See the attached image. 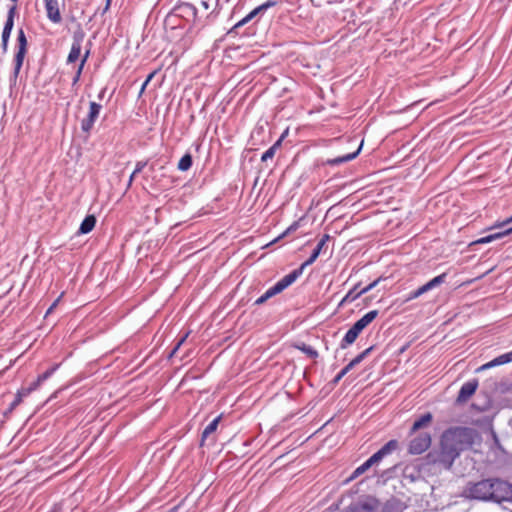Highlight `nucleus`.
<instances>
[{
  "label": "nucleus",
  "instance_id": "obj_1",
  "mask_svg": "<svg viewBox=\"0 0 512 512\" xmlns=\"http://www.w3.org/2000/svg\"><path fill=\"white\" fill-rule=\"evenodd\" d=\"M476 436V430L468 427H453L446 430L441 437L440 451L429 453V461L450 469L460 453L473 445Z\"/></svg>",
  "mask_w": 512,
  "mask_h": 512
},
{
  "label": "nucleus",
  "instance_id": "obj_2",
  "mask_svg": "<svg viewBox=\"0 0 512 512\" xmlns=\"http://www.w3.org/2000/svg\"><path fill=\"white\" fill-rule=\"evenodd\" d=\"M462 496L479 501L512 502V484L499 478L469 482L464 487Z\"/></svg>",
  "mask_w": 512,
  "mask_h": 512
},
{
  "label": "nucleus",
  "instance_id": "obj_3",
  "mask_svg": "<svg viewBox=\"0 0 512 512\" xmlns=\"http://www.w3.org/2000/svg\"><path fill=\"white\" fill-rule=\"evenodd\" d=\"M399 443L397 440L388 441L380 450L374 453L368 460H366L362 465L357 467L351 478H356L361 474L365 473L371 467L378 465L385 457L390 455L392 452L398 449Z\"/></svg>",
  "mask_w": 512,
  "mask_h": 512
},
{
  "label": "nucleus",
  "instance_id": "obj_4",
  "mask_svg": "<svg viewBox=\"0 0 512 512\" xmlns=\"http://www.w3.org/2000/svg\"><path fill=\"white\" fill-rule=\"evenodd\" d=\"M431 445V435L428 432H421L413 437L408 445V452L412 455H419L425 452Z\"/></svg>",
  "mask_w": 512,
  "mask_h": 512
},
{
  "label": "nucleus",
  "instance_id": "obj_5",
  "mask_svg": "<svg viewBox=\"0 0 512 512\" xmlns=\"http://www.w3.org/2000/svg\"><path fill=\"white\" fill-rule=\"evenodd\" d=\"M27 52V39L25 36V33L22 29L18 31V37H17V52L15 54L14 58V72L13 77L16 79L18 77V74L20 72V69L23 65L24 57Z\"/></svg>",
  "mask_w": 512,
  "mask_h": 512
},
{
  "label": "nucleus",
  "instance_id": "obj_6",
  "mask_svg": "<svg viewBox=\"0 0 512 512\" xmlns=\"http://www.w3.org/2000/svg\"><path fill=\"white\" fill-rule=\"evenodd\" d=\"M445 278H446V273H443L441 275L434 277L433 279L428 281L426 284L422 285L415 291L411 292L410 295L408 296L407 300H412V299L418 298L419 296L423 295L424 293L428 292L429 290L441 285L442 283H444Z\"/></svg>",
  "mask_w": 512,
  "mask_h": 512
},
{
  "label": "nucleus",
  "instance_id": "obj_7",
  "mask_svg": "<svg viewBox=\"0 0 512 512\" xmlns=\"http://www.w3.org/2000/svg\"><path fill=\"white\" fill-rule=\"evenodd\" d=\"M84 36L85 34L81 30L74 33L71 50L67 58V63H74L79 59Z\"/></svg>",
  "mask_w": 512,
  "mask_h": 512
},
{
  "label": "nucleus",
  "instance_id": "obj_8",
  "mask_svg": "<svg viewBox=\"0 0 512 512\" xmlns=\"http://www.w3.org/2000/svg\"><path fill=\"white\" fill-rule=\"evenodd\" d=\"M277 4V1L275 0H268L265 3L261 4L260 6L253 9L248 15H246L242 20L237 22L233 29H237L239 27H242L243 25L247 24L250 20H252L257 15L264 13L267 9L274 7Z\"/></svg>",
  "mask_w": 512,
  "mask_h": 512
},
{
  "label": "nucleus",
  "instance_id": "obj_9",
  "mask_svg": "<svg viewBox=\"0 0 512 512\" xmlns=\"http://www.w3.org/2000/svg\"><path fill=\"white\" fill-rule=\"evenodd\" d=\"M101 108L102 107L100 104H98L96 102H90V109H89L88 116L85 119H83L82 123H81V128L84 132H89L92 129L95 120L99 116Z\"/></svg>",
  "mask_w": 512,
  "mask_h": 512
},
{
  "label": "nucleus",
  "instance_id": "obj_10",
  "mask_svg": "<svg viewBox=\"0 0 512 512\" xmlns=\"http://www.w3.org/2000/svg\"><path fill=\"white\" fill-rule=\"evenodd\" d=\"M15 11H16V6L14 5L8 11L7 20H6V23H5L4 28H3V32H2V47H3V51L4 52L7 51L8 41H9V38H10L11 31L13 29Z\"/></svg>",
  "mask_w": 512,
  "mask_h": 512
},
{
  "label": "nucleus",
  "instance_id": "obj_11",
  "mask_svg": "<svg viewBox=\"0 0 512 512\" xmlns=\"http://www.w3.org/2000/svg\"><path fill=\"white\" fill-rule=\"evenodd\" d=\"M478 381L476 379L465 382L458 394L456 399L457 403H465L477 390Z\"/></svg>",
  "mask_w": 512,
  "mask_h": 512
},
{
  "label": "nucleus",
  "instance_id": "obj_12",
  "mask_svg": "<svg viewBox=\"0 0 512 512\" xmlns=\"http://www.w3.org/2000/svg\"><path fill=\"white\" fill-rule=\"evenodd\" d=\"M45 7L47 11V17L54 23L61 21V14L59 11L58 0H45Z\"/></svg>",
  "mask_w": 512,
  "mask_h": 512
},
{
  "label": "nucleus",
  "instance_id": "obj_13",
  "mask_svg": "<svg viewBox=\"0 0 512 512\" xmlns=\"http://www.w3.org/2000/svg\"><path fill=\"white\" fill-rule=\"evenodd\" d=\"M303 270H304V268H302V266H300L298 269H295L291 273L284 276L281 280H279L276 283V285L281 290V292L284 289H286L287 287H289L292 283H294L296 281V279L301 276V274L303 273Z\"/></svg>",
  "mask_w": 512,
  "mask_h": 512
},
{
  "label": "nucleus",
  "instance_id": "obj_14",
  "mask_svg": "<svg viewBox=\"0 0 512 512\" xmlns=\"http://www.w3.org/2000/svg\"><path fill=\"white\" fill-rule=\"evenodd\" d=\"M362 145H363V142H361V144L359 145L357 150L352 152V153H348L346 155H343V156H340V157H336V158H333V159H328L326 161V164H328L330 166H335V165H340L342 163H345V162H348L350 160H353L360 153Z\"/></svg>",
  "mask_w": 512,
  "mask_h": 512
},
{
  "label": "nucleus",
  "instance_id": "obj_15",
  "mask_svg": "<svg viewBox=\"0 0 512 512\" xmlns=\"http://www.w3.org/2000/svg\"><path fill=\"white\" fill-rule=\"evenodd\" d=\"M329 239V236L328 235H325L317 244V246L315 247V249L313 250L311 256L301 265L302 268H305L311 264H313L316 259L318 258V256L320 255V252L322 250V248L325 246L326 244V241Z\"/></svg>",
  "mask_w": 512,
  "mask_h": 512
},
{
  "label": "nucleus",
  "instance_id": "obj_16",
  "mask_svg": "<svg viewBox=\"0 0 512 512\" xmlns=\"http://www.w3.org/2000/svg\"><path fill=\"white\" fill-rule=\"evenodd\" d=\"M511 232H512V226L504 229L503 231L495 232V233L489 234L485 237H482V238L478 239L475 243H477V244L490 243L494 240L500 239V238L508 235Z\"/></svg>",
  "mask_w": 512,
  "mask_h": 512
},
{
  "label": "nucleus",
  "instance_id": "obj_17",
  "mask_svg": "<svg viewBox=\"0 0 512 512\" xmlns=\"http://www.w3.org/2000/svg\"><path fill=\"white\" fill-rule=\"evenodd\" d=\"M432 421V415L431 413H426L424 415H422L419 419H417L412 427H411V431H410V435L414 434L416 431L420 430V429H423L425 428L426 426H428Z\"/></svg>",
  "mask_w": 512,
  "mask_h": 512
},
{
  "label": "nucleus",
  "instance_id": "obj_18",
  "mask_svg": "<svg viewBox=\"0 0 512 512\" xmlns=\"http://www.w3.org/2000/svg\"><path fill=\"white\" fill-rule=\"evenodd\" d=\"M95 224H96V218L94 215L86 216L80 225L79 233H81V234L89 233L90 231L93 230V228L95 227Z\"/></svg>",
  "mask_w": 512,
  "mask_h": 512
},
{
  "label": "nucleus",
  "instance_id": "obj_19",
  "mask_svg": "<svg viewBox=\"0 0 512 512\" xmlns=\"http://www.w3.org/2000/svg\"><path fill=\"white\" fill-rule=\"evenodd\" d=\"M221 420V416H218L216 417L214 420H212L207 426L206 428L204 429V431L202 432V437H201V445H204L205 443V440L209 437V435H211L212 433H214L218 427V424Z\"/></svg>",
  "mask_w": 512,
  "mask_h": 512
},
{
  "label": "nucleus",
  "instance_id": "obj_20",
  "mask_svg": "<svg viewBox=\"0 0 512 512\" xmlns=\"http://www.w3.org/2000/svg\"><path fill=\"white\" fill-rule=\"evenodd\" d=\"M358 335L359 333L356 330H354L353 327H351L345 334L344 338L342 339L340 343V348L345 349L349 345L353 344L357 339Z\"/></svg>",
  "mask_w": 512,
  "mask_h": 512
},
{
  "label": "nucleus",
  "instance_id": "obj_21",
  "mask_svg": "<svg viewBox=\"0 0 512 512\" xmlns=\"http://www.w3.org/2000/svg\"><path fill=\"white\" fill-rule=\"evenodd\" d=\"M58 367H59V365H55V366H53L51 369H49V370H47L46 372H44L43 374H41V375L38 377L37 381H35V382L31 385V387L28 389L27 393H29V392H30V391H32V390L37 389V388L40 386V384H41L42 382H44L45 380H47V379H48V378H49V377H50V376H51V375H52V374L57 370V368H58Z\"/></svg>",
  "mask_w": 512,
  "mask_h": 512
},
{
  "label": "nucleus",
  "instance_id": "obj_22",
  "mask_svg": "<svg viewBox=\"0 0 512 512\" xmlns=\"http://www.w3.org/2000/svg\"><path fill=\"white\" fill-rule=\"evenodd\" d=\"M192 166V156L189 153H186L178 162V169L180 171H187Z\"/></svg>",
  "mask_w": 512,
  "mask_h": 512
},
{
  "label": "nucleus",
  "instance_id": "obj_23",
  "mask_svg": "<svg viewBox=\"0 0 512 512\" xmlns=\"http://www.w3.org/2000/svg\"><path fill=\"white\" fill-rule=\"evenodd\" d=\"M358 289V285L354 286L353 289H351L345 297L341 300L340 305H343L347 302H353L355 299H357L362 293L360 291L356 292Z\"/></svg>",
  "mask_w": 512,
  "mask_h": 512
},
{
  "label": "nucleus",
  "instance_id": "obj_24",
  "mask_svg": "<svg viewBox=\"0 0 512 512\" xmlns=\"http://www.w3.org/2000/svg\"><path fill=\"white\" fill-rule=\"evenodd\" d=\"M373 347H369L365 349L362 353H360L358 356H356L347 366L348 368L352 369L356 365H358L360 362H362L372 351Z\"/></svg>",
  "mask_w": 512,
  "mask_h": 512
},
{
  "label": "nucleus",
  "instance_id": "obj_25",
  "mask_svg": "<svg viewBox=\"0 0 512 512\" xmlns=\"http://www.w3.org/2000/svg\"><path fill=\"white\" fill-rule=\"evenodd\" d=\"M373 347H369L365 349L362 353H360L358 356H356L347 366L348 368L352 369L356 365H358L360 362H362L372 351Z\"/></svg>",
  "mask_w": 512,
  "mask_h": 512
},
{
  "label": "nucleus",
  "instance_id": "obj_26",
  "mask_svg": "<svg viewBox=\"0 0 512 512\" xmlns=\"http://www.w3.org/2000/svg\"><path fill=\"white\" fill-rule=\"evenodd\" d=\"M373 347H369L365 349L362 353H360L358 356H356L347 366L348 368L352 369L356 365H358L360 362H362L372 351Z\"/></svg>",
  "mask_w": 512,
  "mask_h": 512
},
{
  "label": "nucleus",
  "instance_id": "obj_27",
  "mask_svg": "<svg viewBox=\"0 0 512 512\" xmlns=\"http://www.w3.org/2000/svg\"><path fill=\"white\" fill-rule=\"evenodd\" d=\"M373 347H369L365 349L362 353H360L358 356H356L347 366L348 368L352 369L356 365H358L360 362H362L372 351Z\"/></svg>",
  "mask_w": 512,
  "mask_h": 512
},
{
  "label": "nucleus",
  "instance_id": "obj_28",
  "mask_svg": "<svg viewBox=\"0 0 512 512\" xmlns=\"http://www.w3.org/2000/svg\"><path fill=\"white\" fill-rule=\"evenodd\" d=\"M373 507L368 503L350 506L348 512H372Z\"/></svg>",
  "mask_w": 512,
  "mask_h": 512
},
{
  "label": "nucleus",
  "instance_id": "obj_29",
  "mask_svg": "<svg viewBox=\"0 0 512 512\" xmlns=\"http://www.w3.org/2000/svg\"><path fill=\"white\" fill-rule=\"evenodd\" d=\"M377 315H378V311L377 310H372V311H369L368 313H366L359 320L361 321V323L364 326L367 327L377 317Z\"/></svg>",
  "mask_w": 512,
  "mask_h": 512
},
{
  "label": "nucleus",
  "instance_id": "obj_30",
  "mask_svg": "<svg viewBox=\"0 0 512 512\" xmlns=\"http://www.w3.org/2000/svg\"><path fill=\"white\" fill-rule=\"evenodd\" d=\"M377 315H378V311L377 310H372V311H369L368 313H366L359 320L361 321V323L364 326L367 327L377 317Z\"/></svg>",
  "mask_w": 512,
  "mask_h": 512
},
{
  "label": "nucleus",
  "instance_id": "obj_31",
  "mask_svg": "<svg viewBox=\"0 0 512 512\" xmlns=\"http://www.w3.org/2000/svg\"><path fill=\"white\" fill-rule=\"evenodd\" d=\"M279 144H280V141L276 142L272 147H270L268 150H266L263 153L261 160L265 162L268 159H272Z\"/></svg>",
  "mask_w": 512,
  "mask_h": 512
},
{
  "label": "nucleus",
  "instance_id": "obj_32",
  "mask_svg": "<svg viewBox=\"0 0 512 512\" xmlns=\"http://www.w3.org/2000/svg\"><path fill=\"white\" fill-rule=\"evenodd\" d=\"M297 348L299 350H301L302 352H304L305 354H307L311 358H317L318 357V352L314 348H312L311 346L302 344L301 346H297Z\"/></svg>",
  "mask_w": 512,
  "mask_h": 512
},
{
  "label": "nucleus",
  "instance_id": "obj_33",
  "mask_svg": "<svg viewBox=\"0 0 512 512\" xmlns=\"http://www.w3.org/2000/svg\"><path fill=\"white\" fill-rule=\"evenodd\" d=\"M501 365V361L498 360V357H496L495 359L491 360L490 362L486 363V364H483L482 366H480L477 371H484V370H487V369H490L492 367H495V366H499Z\"/></svg>",
  "mask_w": 512,
  "mask_h": 512
},
{
  "label": "nucleus",
  "instance_id": "obj_34",
  "mask_svg": "<svg viewBox=\"0 0 512 512\" xmlns=\"http://www.w3.org/2000/svg\"><path fill=\"white\" fill-rule=\"evenodd\" d=\"M88 56H89V50H88V51H86L85 55L83 56V58H82V60H81V63H80L79 68H78V70H77V74H76V77H75V79H74V82H76V81L79 79V76H80V74H81V71H82V69H83V67H84V64H85V62H86V60H87Z\"/></svg>",
  "mask_w": 512,
  "mask_h": 512
},
{
  "label": "nucleus",
  "instance_id": "obj_35",
  "mask_svg": "<svg viewBox=\"0 0 512 512\" xmlns=\"http://www.w3.org/2000/svg\"><path fill=\"white\" fill-rule=\"evenodd\" d=\"M281 293V290L278 288V286L275 284L274 286H272L271 288H269L265 294H266V297H268V299H270L271 297L277 295Z\"/></svg>",
  "mask_w": 512,
  "mask_h": 512
},
{
  "label": "nucleus",
  "instance_id": "obj_36",
  "mask_svg": "<svg viewBox=\"0 0 512 512\" xmlns=\"http://www.w3.org/2000/svg\"><path fill=\"white\" fill-rule=\"evenodd\" d=\"M351 369L346 365L334 378L333 383L337 384Z\"/></svg>",
  "mask_w": 512,
  "mask_h": 512
},
{
  "label": "nucleus",
  "instance_id": "obj_37",
  "mask_svg": "<svg viewBox=\"0 0 512 512\" xmlns=\"http://www.w3.org/2000/svg\"><path fill=\"white\" fill-rule=\"evenodd\" d=\"M187 336H188V335L186 334L184 337H182V338L178 341V343L176 344V346L173 348V350H172V351H171V353L169 354V357H170V358H172V357H174V356L176 355V353H177L178 349H179V348H180V346L184 343V341L186 340Z\"/></svg>",
  "mask_w": 512,
  "mask_h": 512
},
{
  "label": "nucleus",
  "instance_id": "obj_38",
  "mask_svg": "<svg viewBox=\"0 0 512 512\" xmlns=\"http://www.w3.org/2000/svg\"><path fill=\"white\" fill-rule=\"evenodd\" d=\"M146 165H147L146 161L137 162L135 170H134V174L140 173L145 168Z\"/></svg>",
  "mask_w": 512,
  "mask_h": 512
},
{
  "label": "nucleus",
  "instance_id": "obj_39",
  "mask_svg": "<svg viewBox=\"0 0 512 512\" xmlns=\"http://www.w3.org/2000/svg\"><path fill=\"white\" fill-rule=\"evenodd\" d=\"M379 282V279L375 280L374 282L370 283L368 286L360 290V293L364 294L373 289Z\"/></svg>",
  "mask_w": 512,
  "mask_h": 512
},
{
  "label": "nucleus",
  "instance_id": "obj_40",
  "mask_svg": "<svg viewBox=\"0 0 512 512\" xmlns=\"http://www.w3.org/2000/svg\"><path fill=\"white\" fill-rule=\"evenodd\" d=\"M354 330H356L359 334L366 328L360 320L356 321L354 325L352 326Z\"/></svg>",
  "mask_w": 512,
  "mask_h": 512
},
{
  "label": "nucleus",
  "instance_id": "obj_41",
  "mask_svg": "<svg viewBox=\"0 0 512 512\" xmlns=\"http://www.w3.org/2000/svg\"><path fill=\"white\" fill-rule=\"evenodd\" d=\"M498 360L501 361V365L511 362V359H510V356L508 353L498 356Z\"/></svg>",
  "mask_w": 512,
  "mask_h": 512
},
{
  "label": "nucleus",
  "instance_id": "obj_42",
  "mask_svg": "<svg viewBox=\"0 0 512 512\" xmlns=\"http://www.w3.org/2000/svg\"><path fill=\"white\" fill-rule=\"evenodd\" d=\"M510 223H512V216L510 218H508L506 221L502 222L501 224H498V225L492 227L491 230L497 229V228H503V227L509 225Z\"/></svg>",
  "mask_w": 512,
  "mask_h": 512
},
{
  "label": "nucleus",
  "instance_id": "obj_43",
  "mask_svg": "<svg viewBox=\"0 0 512 512\" xmlns=\"http://www.w3.org/2000/svg\"><path fill=\"white\" fill-rule=\"evenodd\" d=\"M268 300V297H266V294L264 293L262 296H260L256 301L255 305H262Z\"/></svg>",
  "mask_w": 512,
  "mask_h": 512
},
{
  "label": "nucleus",
  "instance_id": "obj_44",
  "mask_svg": "<svg viewBox=\"0 0 512 512\" xmlns=\"http://www.w3.org/2000/svg\"><path fill=\"white\" fill-rule=\"evenodd\" d=\"M59 300H60V298H58L56 301H54V303L49 307V309L46 312V316L53 311V309L56 307V305L59 302Z\"/></svg>",
  "mask_w": 512,
  "mask_h": 512
},
{
  "label": "nucleus",
  "instance_id": "obj_45",
  "mask_svg": "<svg viewBox=\"0 0 512 512\" xmlns=\"http://www.w3.org/2000/svg\"><path fill=\"white\" fill-rule=\"evenodd\" d=\"M155 74H156V71L151 72V73L147 76V78H146V80H145L144 82H146V83L148 84V83L153 79V77L155 76Z\"/></svg>",
  "mask_w": 512,
  "mask_h": 512
},
{
  "label": "nucleus",
  "instance_id": "obj_46",
  "mask_svg": "<svg viewBox=\"0 0 512 512\" xmlns=\"http://www.w3.org/2000/svg\"><path fill=\"white\" fill-rule=\"evenodd\" d=\"M297 226H298V224H297V223H294L293 225H291V226L286 230V232L284 233V235H285V234H287V233H289V232H291V231L296 230V229H297Z\"/></svg>",
  "mask_w": 512,
  "mask_h": 512
},
{
  "label": "nucleus",
  "instance_id": "obj_47",
  "mask_svg": "<svg viewBox=\"0 0 512 512\" xmlns=\"http://www.w3.org/2000/svg\"><path fill=\"white\" fill-rule=\"evenodd\" d=\"M201 6H202L204 9H208V8H209V5H208V2H207V1H201Z\"/></svg>",
  "mask_w": 512,
  "mask_h": 512
},
{
  "label": "nucleus",
  "instance_id": "obj_48",
  "mask_svg": "<svg viewBox=\"0 0 512 512\" xmlns=\"http://www.w3.org/2000/svg\"><path fill=\"white\" fill-rule=\"evenodd\" d=\"M147 85H148V84H147L146 82H144V83L142 84V87H141V89H140V95L144 92V90H145V88L147 87Z\"/></svg>",
  "mask_w": 512,
  "mask_h": 512
},
{
  "label": "nucleus",
  "instance_id": "obj_49",
  "mask_svg": "<svg viewBox=\"0 0 512 512\" xmlns=\"http://www.w3.org/2000/svg\"><path fill=\"white\" fill-rule=\"evenodd\" d=\"M136 175H137V174H134V172L131 174L130 179H129V185H131V183H132V181H133V179H134V177H135Z\"/></svg>",
  "mask_w": 512,
  "mask_h": 512
},
{
  "label": "nucleus",
  "instance_id": "obj_50",
  "mask_svg": "<svg viewBox=\"0 0 512 512\" xmlns=\"http://www.w3.org/2000/svg\"><path fill=\"white\" fill-rule=\"evenodd\" d=\"M186 7H187L188 9L194 10V8H193L192 6H190V5H187Z\"/></svg>",
  "mask_w": 512,
  "mask_h": 512
},
{
  "label": "nucleus",
  "instance_id": "obj_51",
  "mask_svg": "<svg viewBox=\"0 0 512 512\" xmlns=\"http://www.w3.org/2000/svg\"><path fill=\"white\" fill-rule=\"evenodd\" d=\"M19 401H20V399L15 400L13 405H16L17 403H19Z\"/></svg>",
  "mask_w": 512,
  "mask_h": 512
},
{
  "label": "nucleus",
  "instance_id": "obj_52",
  "mask_svg": "<svg viewBox=\"0 0 512 512\" xmlns=\"http://www.w3.org/2000/svg\"><path fill=\"white\" fill-rule=\"evenodd\" d=\"M508 354H509L510 359H511V361H512V351H511V352H509Z\"/></svg>",
  "mask_w": 512,
  "mask_h": 512
},
{
  "label": "nucleus",
  "instance_id": "obj_53",
  "mask_svg": "<svg viewBox=\"0 0 512 512\" xmlns=\"http://www.w3.org/2000/svg\"><path fill=\"white\" fill-rule=\"evenodd\" d=\"M109 5H110V0L107 1L106 8H108Z\"/></svg>",
  "mask_w": 512,
  "mask_h": 512
}]
</instances>
